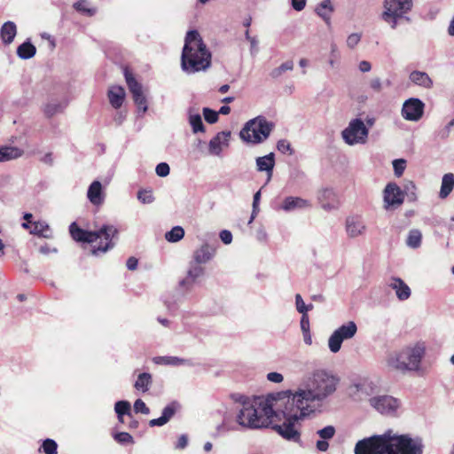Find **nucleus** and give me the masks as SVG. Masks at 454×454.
Here are the masks:
<instances>
[{"instance_id":"nucleus-18","label":"nucleus","mask_w":454,"mask_h":454,"mask_svg":"<svg viewBox=\"0 0 454 454\" xmlns=\"http://www.w3.org/2000/svg\"><path fill=\"white\" fill-rule=\"evenodd\" d=\"M231 131H222L216 134L210 141L208 149L211 154L220 155L223 146H228Z\"/></svg>"},{"instance_id":"nucleus-21","label":"nucleus","mask_w":454,"mask_h":454,"mask_svg":"<svg viewBox=\"0 0 454 454\" xmlns=\"http://www.w3.org/2000/svg\"><path fill=\"white\" fill-rule=\"evenodd\" d=\"M203 274V267L197 263L192 264L188 270L187 276L185 278L180 281L179 285L180 286L184 287L186 290H190L193 284L196 282L197 278L201 277Z\"/></svg>"},{"instance_id":"nucleus-31","label":"nucleus","mask_w":454,"mask_h":454,"mask_svg":"<svg viewBox=\"0 0 454 454\" xmlns=\"http://www.w3.org/2000/svg\"><path fill=\"white\" fill-rule=\"evenodd\" d=\"M17 34L16 25L12 21L5 22L0 31L2 41L5 44L11 43Z\"/></svg>"},{"instance_id":"nucleus-64","label":"nucleus","mask_w":454,"mask_h":454,"mask_svg":"<svg viewBox=\"0 0 454 454\" xmlns=\"http://www.w3.org/2000/svg\"><path fill=\"white\" fill-rule=\"evenodd\" d=\"M358 68L362 73H367L371 71L372 65L369 61L363 60L359 63Z\"/></svg>"},{"instance_id":"nucleus-39","label":"nucleus","mask_w":454,"mask_h":454,"mask_svg":"<svg viewBox=\"0 0 454 454\" xmlns=\"http://www.w3.org/2000/svg\"><path fill=\"white\" fill-rule=\"evenodd\" d=\"M421 231L417 229H413L409 231L406 244L411 248H418L421 245Z\"/></svg>"},{"instance_id":"nucleus-13","label":"nucleus","mask_w":454,"mask_h":454,"mask_svg":"<svg viewBox=\"0 0 454 454\" xmlns=\"http://www.w3.org/2000/svg\"><path fill=\"white\" fill-rule=\"evenodd\" d=\"M125 79L126 82L129 86V89L132 94L135 104L137 108L145 113L147 111V100L145 96L143 93L142 86L138 83L136 79L133 77L132 74H130L128 70H125Z\"/></svg>"},{"instance_id":"nucleus-22","label":"nucleus","mask_w":454,"mask_h":454,"mask_svg":"<svg viewBox=\"0 0 454 454\" xmlns=\"http://www.w3.org/2000/svg\"><path fill=\"white\" fill-rule=\"evenodd\" d=\"M317 199L324 209L329 211L337 207L336 194L333 189H323L319 191Z\"/></svg>"},{"instance_id":"nucleus-6","label":"nucleus","mask_w":454,"mask_h":454,"mask_svg":"<svg viewBox=\"0 0 454 454\" xmlns=\"http://www.w3.org/2000/svg\"><path fill=\"white\" fill-rule=\"evenodd\" d=\"M278 399H281L283 406L276 409L274 418H278L280 414L283 415L285 421L281 425H275L273 428L285 439L300 442L301 433L297 427L300 420H303L309 415H301L300 411H296V405H292L293 400L288 397L287 393H278Z\"/></svg>"},{"instance_id":"nucleus-40","label":"nucleus","mask_w":454,"mask_h":454,"mask_svg":"<svg viewBox=\"0 0 454 454\" xmlns=\"http://www.w3.org/2000/svg\"><path fill=\"white\" fill-rule=\"evenodd\" d=\"M184 236V230L181 226H175L169 231L166 232L165 239L168 242H177Z\"/></svg>"},{"instance_id":"nucleus-53","label":"nucleus","mask_w":454,"mask_h":454,"mask_svg":"<svg viewBox=\"0 0 454 454\" xmlns=\"http://www.w3.org/2000/svg\"><path fill=\"white\" fill-rule=\"evenodd\" d=\"M362 35L359 33L350 34L346 41L347 46L349 49H354L361 41Z\"/></svg>"},{"instance_id":"nucleus-19","label":"nucleus","mask_w":454,"mask_h":454,"mask_svg":"<svg viewBox=\"0 0 454 454\" xmlns=\"http://www.w3.org/2000/svg\"><path fill=\"white\" fill-rule=\"evenodd\" d=\"M388 286L395 292L396 297L400 301H406L411 297V288L400 278L392 277L389 280Z\"/></svg>"},{"instance_id":"nucleus-56","label":"nucleus","mask_w":454,"mask_h":454,"mask_svg":"<svg viewBox=\"0 0 454 454\" xmlns=\"http://www.w3.org/2000/svg\"><path fill=\"white\" fill-rule=\"evenodd\" d=\"M156 174L160 177H165L169 174L170 168L168 163L161 162L156 166Z\"/></svg>"},{"instance_id":"nucleus-23","label":"nucleus","mask_w":454,"mask_h":454,"mask_svg":"<svg viewBox=\"0 0 454 454\" xmlns=\"http://www.w3.org/2000/svg\"><path fill=\"white\" fill-rule=\"evenodd\" d=\"M178 407V404L175 402L169 403L167 405L163 411L162 414L158 419H153L149 421L150 427H161L167 424L170 419L175 415L176 409Z\"/></svg>"},{"instance_id":"nucleus-27","label":"nucleus","mask_w":454,"mask_h":454,"mask_svg":"<svg viewBox=\"0 0 454 454\" xmlns=\"http://www.w3.org/2000/svg\"><path fill=\"white\" fill-rule=\"evenodd\" d=\"M107 96L111 106L115 109H119L123 104L125 90L121 86H112L108 90Z\"/></svg>"},{"instance_id":"nucleus-16","label":"nucleus","mask_w":454,"mask_h":454,"mask_svg":"<svg viewBox=\"0 0 454 454\" xmlns=\"http://www.w3.org/2000/svg\"><path fill=\"white\" fill-rule=\"evenodd\" d=\"M345 229L347 235L351 239H355L356 237L364 235L367 227L361 216L352 215L347 217Z\"/></svg>"},{"instance_id":"nucleus-38","label":"nucleus","mask_w":454,"mask_h":454,"mask_svg":"<svg viewBox=\"0 0 454 454\" xmlns=\"http://www.w3.org/2000/svg\"><path fill=\"white\" fill-rule=\"evenodd\" d=\"M67 106V101L59 102L52 100L49 102L44 107V113L47 116L51 117L59 113H61Z\"/></svg>"},{"instance_id":"nucleus-45","label":"nucleus","mask_w":454,"mask_h":454,"mask_svg":"<svg viewBox=\"0 0 454 454\" xmlns=\"http://www.w3.org/2000/svg\"><path fill=\"white\" fill-rule=\"evenodd\" d=\"M43 450L45 454H57L58 445L54 440L46 439L42 445Z\"/></svg>"},{"instance_id":"nucleus-26","label":"nucleus","mask_w":454,"mask_h":454,"mask_svg":"<svg viewBox=\"0 0 454 454\" xmlns=\"http://www.w3.org/2000/svg\"><path fill=\"white\" fill-rule=\"evenodd\" d=\"M310 207L309 200L300 197H286L281 206V208L286 212L294 211L295 209L306 208Z\"/></svg>"},{"instance_id":"nucleus-41","label":"nucleus","mask_w":454,"mask_h":454,"mask_svg":"<svg viewBox=\"0 0 454 454\" xmlns=\"http://www.w3.org/2000/svg\"><path fill=\"white\" fill-rule=\"evenodd\" d=\"M293 68H294V62L292 60H287V61L284 62L283 64H281L278 67L274 68L270 72V76L272 78H278L279 76H281L283 74V73H285L286 71H291V70H293Z\"/></svg>"},{"instance_id":"nucleus-48","label":"nucleus","mask_w":454,"mask_h":454,"mask_svg":"<svg viewBox=\"0 0 454 454\" xmlns=\"http://www.w3.org/2000/svg\"><path fill=\"white\" fill-rule=\"evenodd\" d=\"M394 172L396 176H401L406 168V160L403 159H397L393 161Z\"/></svg>"},{"instance_id":"nucleus-25","label":"nucleus","mask_w":454,"mask_h":454,"mask_svg":"<svg viewBox=\"0 0 454 454\" xmlns=\"http://www.w3.org/2000/svg\"><path fill=\"white\" fill-rule=\"evenodd\" d=\"M275 166V155L270 153L265 156L256 159V168L258 171H265L268 174V180L270 179Z\"/></svg>"},{"instance_id":"nucleus-51","label":"nucleus","mask_w":454,"mask_h":454,"mask_svg":"<svg viewBox=\"0 0 454 454\" xmlns=\"http://www.w3.org/2000/svg\"><path fill=\"white\" fill-rule=\"evenodd\" d=\"M137 199L144 204H150L154 200V197L151 191H139Z\"/></svg>"},{"instance_id":"nucleus-32","label":"nucleus","mask_w":454,"mask_h":454,"mask_svg":"<svg viewBox=\"0 0 454 454\" xmlns=\"http://www.w3.org/2000/svg\"><path fill=\"white\" fill-rule=\"evenodd\" d=\"M188 121L193 133L205 131V127L202 122L200 114L194 112V109L192 107L188 109Z\"/></svg>"},{"instance_id":"nucleus-33","label":"nucleus","mask_w":454,"mask_h":454,"mask_svg":"<svg viewBox=\"0 0 454 454\" xmlns=\"http://www.w3.org/2000/svg\"><path fill=\"white\" fill-rule=\"evenodd\" d=\"M454 188V175L452 173H447L443 175L442 179L441 189L439 197L441 199H446Z\"/></svg>"},{"instance_id":"nucleus-43","label":"nucleus","mask_w":454,"mask_h":454,"mask_svg":"<svg viewBox=\"0 0 454 454\" xmlns=\"http://www.w3.org/2000/svg\"><path fill=\"white\" fill-rule=\"evenodd\" d=\"M295 305H296L297 311L302 315H306L309 310H311L313 309L312 304H309V305L305 304L301 294H297L295 295Z\"/></svg>"},{"instance_id":"nucleus-9","label":"nucleus","mask_w":454,"mask_h":454,"mask_svg":"<svg viewBox=\"0 0 454 454\" xmlns=\"http://www.w3.org/2000/svg\"><path fill=\"white\" fill-rule=\"evenodd\" d=\"M412 0H384L381 19L395 29L398 20L412 8Z\"/></svg>"},{"instance_id":"nucleus-28","label":"nucleus","mask_w":454,"mask_h":454,"mask_svg":"<svg viewBox=\"0 0 454 454\" xmlns=\"http://www.w3.org/2000/svg\"><path fill=\"white\" fill-rule=\"evenodd\" d=\"M316 13L327 24H331L332 14L334 7L331 0H323L315 8Z\"/></svg>"},{"instance_id":"nucleus-52","label":"nucleus","mask_w":454,"mask_h":454,"mask_svg":"<svg viewBox=\"0 0 454 454\" xmlns=\"http://www.w3.org/2000/svg\"><path fill=\"white\" fill-rule=\"evenodd\" d=\"M277 149L282 153H288L290 155L294 153L291 144L286 139H281L278 142Z\"/></svg>"},{"instance_id":"nucleus-4","label":"nucleus","mask_w":454,"mask_h":454,"mask_svg":"<svg viewBox=\"0 0 454 454\" xmlns=\"http://www.w3.org/2000/svg\"><path fill=\"white\" fill-rule=\"evenodd\" d=\"M211 53L196 30L186 34L181 56L182 69L187 74L204 71L210 67Z\"/></svg>"},{"instance_id":"nucleus-29","label":"nucleus","mask_w":454,"mask_h":454,"mask_svg":"<svg viewBox=\"0 0 454 454\" xmlns=\"http://www.w3.org/2000/svg\"><path fill=\"white\" fill-rule=\"evenodd\" d=\"M153 362L157 364L173 365V366H180V365L192 366V365H193V363L190 359H184V358H180L178 356H156L153 358Z\"/></svg>"},{"instance_id":"nucleus-50","label":"nucleus","mask_w":454,"mask_h":454,"mask_svg":"<svg viewBox=\"0 0 454 454\" xmlns=\"http://www.w3.org/2000/svg\"><path fill=\"white\" fill-rule=\"evenodd\" d=\"M260 199H261V192L258 191L254 195V199H253V211H252L251 217H250V219L248 221V224L252 223V222L255 218L256 215L258 214V211H259L258 205H259Z\"/></svg>"},{"instance_id":"nucleus-57","label":"nucleus","mask_w":454,"mask_h":454,"mask_svg":"<svg viewBox=\"0 0 454 454\" xmlns=\"http://www.w3.org/2000/svg\"><path fill=\"white\" fill-rule=\"evenodd\" d=\"M365 389V384L364 383H359L355 384L354 386L350 387V394L353 395H358V399H362V396L359 395L360 392L364 393Z\"/></svg>"},{"instance_id":"nucleus-2","label":"nucleus","mask_w":454,"mask_h":454,"mask_svg":"<svg viewBox=\"0 0 454 454\" xmlns=\"http://www.w3.org/2000/svg\"><path fill=\"white\" fill-rule=\"evenodd\" d=\"M420 437L398 434L392 429L382 434L364 438L356 442L355 454H423Z\"/></svg>"},{"instance_id":"nucleus-8","label":"nucleus","mask_w":454,"mask_h":454,"mask_svg":"<svg viewBox=\"0 0 454 454\" xmlns=\"http://www.w3.org/2000/svg\"><path fill=\"white\" fill-rule=\"evenodd\" d=\"M274 124L264 116L259 115L248 121L239 132L241 139L247 143L257 145L265 141L270 135Z\"/></svg>"},{"instance_id":"nucleus-37","label":"nucleus","mask_w":454,"mask_h":454,"mask_svg":"<svg viewBox=\"0 0 454 454\" xmlns=\"http://www.w3.org/2000/svg\"><path fill=\"white\" fill-rule=\"evenodd\" d=\"M36 49L30 42H25L17 49L18 56L22 59H31L35 55Z\"/></svg>"},{"instance_id":"nucleus-54","label":"nucleus","mask_w":454,"mask_h":454,"mask_svg":"<svg viewBox=\"0 0 454 454\" xmlns=\"http://www.w3.org/2000/svg\"><path fill=\"white\" fill-rule=\"evenodd\" d=\"M114 439L115 441L122 444L133 442V437L129 433L126 432L116 434L114 435Z\"/></svg>"},{"instance_id":"nucleus-61","label":"nucleus","mask_w":454,"mask_h":454,"mask_svg":"<svg viewBox=\"0 0 454 454\" xmlns=\"http://www.w3.org/2000/svg\"><path fill=\"white\" fill-rule=\"evenodd\" d=\"M306 6V0H292V7L297 11H302Z\"/></svg>"},{"instance_id":"nucleus-55","label":"nucleus","mask_w":454,"mask_h":454,"mask_svg":"<svg viewBox=\"0 0 454 454\" xmlns=\"http://www.w3.org/2000/svg\"><path fill=\"white\" fill-rule=\"evenodd\" d=\"M134 411L137 413L149 414L150 410L145 403V402L141 399L136 400L134 403Z\"/></svg>"},{"instance_id":"nucleus-20","label":"nucleus","mask_w":454,"mask_h":454,"mask_svg":"<svg viewBox=\"0 0 454 454\" xmlns=\"http://www.w3.org/2000/svg\"><path fill=\"white\" fill-rule=\"evenodd\" d=\"M336 429L333 426H326L317 431L320 440L317 441L316 447L319 451L325 452L329 449L328 440L335 435Z\"/></svg>"},{"instance_id":"nucleus-36","label":"nucleus","mask_w":454,"mask_h":454,"mask_svg":"<svg viewBox=\"0 0 454 454\" xmlns=\"http://www.w3.org/2000/svg\"><path fill=\"white\" fill-rule=\"evenodd\" d=\"M152 382V375L148 372H143L138 375L137 380L134 384V387L137 391L145 393L149 390Z\"/></svg>"},{"instance_id":"nucleus-5","label":"nucleus","mask_w":454,"mask_h":454,"mask_svg":"<svg viewBox=\"0 0 454 454\" xmlns=\"http://www.w3.org/2000/svg\"><path fill=\"white\" fill-rule=\"evenodd\" d=\"M69 231L75 241L86 243L98 242L92 248L94 255L112 249L115 245L114 239H118L119 234L118 229L112 224H103L95 231H85L80 228L76 223H72L69 226Z\"/></svg>"},{"instance_id":"nucleus-49","label":"nucleus","mask_w":454,"mask_h":454,"mask_svg":"<svg viewBox=\"0 0 454 454\" xmlns=\"http://www.w3.org/2000/svg\"><path fill=\"white\" fill-rule=\"evenodd\" d=\"M416 185L412 181H407L405 182L403 185V192L404 195H408L411 199L415 200L416 199Z\"/></svg>"},{"instance_id":"nucleus-42","label":"nucleus","mask_w":454,"mask_h":454,"mask_svg":"<svg viewBox=\"0 0 454 454\" xmlns=\"http://www.w3.org/2000/svg\"><path fill=\"white\" fill-rule=\"evenodd\" d=\"M49 231V226L45 223L36 222L34 223V227L31 230V233L36 234L44 238L49 237L47 232Z\"/></svg>"},{"instance_id":"nucleus-7","label":"nucleus","mask_w":454,"mask_h":454,"mask_svg":"<svg viewBox=\"0 0 454 454\" xmlns=\"http://www.w3.org/2000/svg\"><path fill=\"white\" fill-rule=\"evenodd\" d=\"M425 350L426 348L423 343L405 347L390 353L386 360L387 364L400 372L418 370L425 355Z\"/></svg>"},{"instance_id":"nucleus-11","label":"nucleus","mask_w":454,"mask_h":454,"mask_svg":"<svg viewBox=\"0 0 454 454\" xmlns=\"http://www.w3.org/2000/svg\"><path fill=\"white\" fill-rule=\"evenodd\" d=\"M357 332V326L354 321L340 325L328 339V348L331 352L337 353L341 348L344 340L352 339Z\"/></svg>"},{"instance_id":"nucleus-59","label":"nucleus","mask_w":454,"mask_h":454,"mask_svg":"<svg viewBox=\"0 0 454 454\" xmlns=\"http://www.w3.org/2000/svg\"><path fill=\"white\" fill-rule=\"evenodd\" d=\"M267 380L274 383H280L283 381L284 377L279 372H272L267 374Z\"/></svg>"},{"instance_id":"nucleus-62","label":"nucleus","mask_w":454,"mask_h":454,"mask_svg":"<svg viewBox=\"0 0 454 454\" xmlns=\"http://www.w3.org/2000/svg\"><path fill=\"white\" fill-rule=\"evenodd\" d=\"M301 329L302 332L309 331V320L308 314L302 315L301 319Z\"/></svg>"},{"instance_id":"nucleus-24","label":"nucleus","mask_w":454,"mask_h":454,"mask_svg":"<svg viewBox=\"0 0 454 454\" xmlns=\"http://www.w3.org/2000/svg\"><path fill=\"white\" fill-rule=\"evenodd\" d=\"M215 252V247L209 246L208 244H203L193 253L194 262L197 264H203L207 262L214 257Z\"/></svg>"},{"instance_id":"nucleus-63","label":"nucleus","mask_w":454,"mask_h":454,"mask_svg":"<svg viewBox=\"0 0 454 454\" xmlns=\"http://www.w3.org/2000/svg\"><path fill=\"white\" fill-rule=\"evenodd\" d=\"M188 444V438L185 434H182L176 442V449H184Z\"/></svg>"},{"instance_id":"nucleus-14","label":"nucleus","mask_w":454,"mask_h":454,"mask_svg":"<svg viewBox=\"0 0 454 454\" xmlns=\"http://www.w3.org/2000/svg\"><path fill=\"white\" fill-rule=\"evenodd\" d=\"M425 104L419 98H411L404 101L402 116L411 121H418L424 114Z\"/></svg>"},{"instance_id":"nucleus-35","label":"nucleus","mask_w":454,"mask_h":454,"mask_svg":"<svg viewBox=\"0 0 454 454\" xmlns=\"http://www.w3.org/2000/svg\"><path fill=\"white\" fill-rule=\"evenodd\" d=\"M22 155V151L13 146L0 147V162L17 159Z\"/></svg>"},{"instance_id":"nucleus-58","label":"nucleus","mask_w":454,"mask_h":454,"mask_svg":"<svg viewBox=\"0 0 454 454\" xmlns=\"http://www.w3.org/2000/svg\"><path fill=\"white\" fill-rule=\"evenodd\" d=\"M370 88L375 92L382 90V82L379 77L372 78L369 82Z\"/></svg>"},{"instance_id":"nucleus-15","label":"nucleus","mask_w":454,"mask_h":454,"mask_svg":"<svg viewBox=\"0 0 454 454\" xmlns=\"http://www.w3.org/2000/svg\"><path fill=\"white\" fill-rule=\"evenodd\" d=\"M370 404L380 413L391 415L399 407V401L390 395H379L371 398Z\"/></svg>"},{"instance_id":"nucleus-47","label":"nucleus","mask_w":454,"mask_h":454,"mask_svg":"<svg viewBox=\"0 0 454 454\" xmlns=\"http://www.w3.org/2000/svg\"><path fill=\"white\" fill-rule=\"evenodd\" d=\"M203 115H204L205 120L208 123L213 124V123H215L218 121L219 113L216 112V111H214V110H212L210 108L205 107L203 109Z\"/></svg>"},{"instance_id":"nucleus-1","label":"nucleus","mask_w":454,"mask_h":454,"mask_svg":"<svg viewBox=\"0 0 454 454\" xmlns=\"http://www.w3.org/2000/svg\"><path fill=\"white\" fill-rule=\"evenodd\" d=\"M340 380L332 372L318 369L310 373L294 393L286 391L301 415H310L337 390Z\"/></svg>"},{"instance_id":"nucleus-17","label":"nucleus","mask_w":454,"mask_h":454,"mask_svg":"<svg viewBox=\"0 0 454 454\" xmlns=\"http://www.w3.org/2000/svg\"><path fill=\"white\" fill-rule=\"evenodd\" d=\"M87 199L95 207H101L106 200V193L103 190L102 184L95 180L93 181L87 191Z\"/></svg>"},{"instance_id":"nucleus-46","label":"nucleus","mask_w":454,"mask_h":454,"mask_svg":"<svg viewBox=\"0 0 454 454\" xmlns=\"http://www.w3.org/2000/svg\"><path fill=\"white\" fill-rule=\"evenodd\" d=\"M76 11L85 13L89 16H92L95 13V10L88 7V3L85 0L78 1L74 4Z\"/></svg>"},{"instance_id":"nucleus-10","label":"nucleus","mask_w":454,"mask_h":454,"mask_svg":"<svg viewBox=\"0 0 454 454\" xmlns=\"http://www.w3.org/2000/svg\"><path fill=\"white\" fill-rule=\"evenodd\" d=\"M368 136V128L358 118L351 120L348 127L341 131V137L348 145H364L367 142Z\"/></svg>"},{"instance_id":"nucleus-60","label":"nucleus","mask_w":454,"mask_h":454,"mask_svg":"<svg viewBox=\"0 0 454 454\" xmlns=\"http://www.w3.org/2000/svg\"><path fill=\"white\" fill-rule=\"evenodd\" d=\"M220 239L224 244H230L232 240V234L227 230H223L220 232Z\"/></svg>"},{"instance_id":"nucleus-12","label":"nucleus","mask_w":454,"mask_h":454,"mask_svg":"<svg viewBox=\"0 0 454 454\" xmlns=\"http://www.w3.org/2000/svg\"><path fill=\"white\" fill-rule=\"evenodd\" d=\"M404 192L395 183H388L383 190V207L387 211L399 208L404 201Z\"/></svg>"},{"instance_id":"nucleus-44","label":"nucleus","mask_w":454,"mask_h":454,"mask_svg":"<svg viewBox=\"0 0 454 454\" xmlns=\"http://www.w3.org/2000/svg\"><path fill=\"white\" fill-rule=\"evenodd\" d=\"M117 415L130 416V403L128 401H118L114 405Z\"/></svg>"},{"instance_id":"nucleus-30","label":"nucleus","mask_w":454,"mask_h":454,"mask_svg":"<svg viewBox=\"0 0 454 454\" xmlns=\"http://www.w3.org/2000/svg\"><path fill=\"white\" fill-rule=\"evenodd\" d=\"M238 423L237 420L234 421L232 416L229 414H224L223 418V421L220 425H218L215 428V436H219L230 431L237 430Z\"/></svg>"},{"instance_id":"nucleus-3","label":"nucleus","mask_w":454,"mask_h":454,"mask_svg":"<svg viewBox=\"0 0 454 454\" xmlns=\"http://www.w3.org/2000/svg\"><path fill=\"white\" fill-rule=\"evenodd\" d=\"M278 393L266 398L255 397L252 402H243V407L237 414L239 426L248 429L268 427L272 424L276 409L283 406Z\"/></svg>"},{"instance_id":"nucleus-34","label":"nucleus","mask_w":454,"mask_h":454,"mask_svg":"<svg viewBox=\"0 0 454 454\" xmlns=\"http://www.w3.org/2000/svg\"><path fill=\"white\" fill-rule=\"evenodd\" d=\"M410 80L419 86H422L424 88H430L433 85V82L429 75L421 71H413L410 74Z\"/></svg>"}]
</instances>
